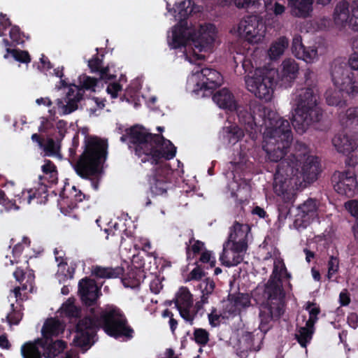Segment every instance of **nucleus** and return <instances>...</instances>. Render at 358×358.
<instances>
[{
  "instance_id": "4c0bfd02",
  "label": "nucleus",
  "mask_w": 358,
  "mask_h": 358,
  "mask_svg": "<svg viewBox=\"0 0 358 358\" xmlns=\"http://www.w3.org/2000/svg\"><path fill=\"white\" fill-rule=\"evenodd\" d=\"M243 338L247 343V345L245 348L242 350L240 348L239 351L237 352L238 356L240 358H254V352L258 351L259 348H256L252 347V345L251 344L253 338L252 334L250 332H247Z\"/></svg>"
},
{
  "instance_id": "dca6fc26",
  "label": "nucleus",
  "mask_w": 358,
  "mask_h": 358,
  "mask_svg": "<svg viewBox=\"0 0 358 358\" xmlns=\"http://www.w3.org/2000/svg\"><path fill=\"white\" fill-rule=\"evenodd\" d=\"M65 327V324L56 317L48 318L43 325L41 329L42 337L40 338L43 339L49 348L54 347L56 350L57 348L56 344L59 342H62L64 343V350L67 347L66 343L62 340L54 341L53 337H57L60 334H62L64 331Z\"/></svg>"
},
{
  "instance_id": "1a4fd4ad",
  "label": "nucleus",
  "mask_w": 358,
  "mask_h": 358,
  "mask_svg": "<svg viewBox=\"0 0 358 358\" xmlns=\"http://www.w3.org/2000/svg\"><path fill=\"white\" fill-rule=\"evenodd\" d=\"M290 278L285 264L281 261L274 262L273 270L267 283L265 285L263 296L266 300V305H273L283 308V291L281 278Z\"/></svg>"
},
{
  "instance_id": "de8ad7c7",
  "label": "nucleus",
  "mask_w": 358,
  "mask_h": 358,
  "mask_svg": "<svg viewBox=\"0 0 358 358\" xmlns=\"http://www.w3.org/2000/svg\"><path fill=\"white\" fill-rule=\"evenodd\" d=\"M306 309L309 311V319L306 322V326L313 327L314 324L317 320V315L320 313V310L318 307L315 306V304L308 302Z\"/></svg>"
},
{
  "instance_id": "c9c22d12",
  "label": "nucleus",
  "mask_w": 358,
  "mask_h": 358,
  "mask_svg": "<svg viewBox=\"0 0 358 358\" xmlns=\"http://www.w3.org/2000/svg\"><path fill=\"white\" fill-rule=\"evenodd\" d=\"M101 66L102 60L98 57L97 55H94L88 62V66L92 73H99L101 79H104L106 76H108V80L111 79L112 76L108 75V68H102Z\"/></svg>"
},
{
  "instance_id": "bb28decb",
  "label": "nucleus",
  "mask_w": 358,
  "mask_h": 358,
  "mask_svg": "<svg viewBox=\"0 0 358 358\" xmlns=\"http://www.w3.org/2000/svg\"><path fill=\"white\" fill-rule=\"evenodd\" d=\"M284 312L283 308L273 305L266 306L260 311L259 329L262 332L266 333L269 329V323L273 320L280 317Z\"/></svg>"
},
{
  "instance_id": "3c124183",
  "label": "nucleus",
  "mask_w": 358,
  "mask_h": 358,
  "mask_svg": "<svg viewBox=\"0 0 358 358\" xmlns=\"http://www.w3.org/2000/svg\"><path fill=\"white\" fill-rule=\"evenodd\" d=\"M67 130V122L63 120H59L56 123L57 134H55V138L58 143H61L65 136Z\"/></svg>"
},
{
  "instance_id": "a211bd4d",
  "label": "nucleus",
  "mask_w": 358,
  "mask_h": 358,
  "mask_svg": "<svg viewBox=\"0 0 358 358\" xmlns=\"http://www.w3.org/2000/svg\"><path fill=\"white\" fill-rule=\"evenodd\" d=\"M134 333L123 311L113 306V338H122L124 341H129L133 338Z\"/></svg>"
},
{
  "instance_id": "58836bf2",
  "label": "nucleus",
  "mask_w": 358,
  "mask_h": 358,
  "mask_svg": "<svg viewBox=\"0 0 358 358\" xmlns=\"http://www.w3.org/2000/svg\"><path fill=\"white\" fill-rule=\"evenodd\" d=\"M80 87L74 85V90H82V96H83L85 90L95 91L94 87L96 86L98 80L92 78L85 74L79 76L78 78Z\"/></svg>"
},
{
  "instance_id": "052dcab7",
  "label": "nucleus",
  "mask_w": 358,
  "mask_h": 358,
  "mask_svg": "<svg viewBox=\"0 0 358 358\" xmlns=\"http://www.w3.org/2000/svg\"><path fill=\"white\" fill-rule=\"evenodd\" d=\"M345 208L350 213L357 219L358 222V201L352 200L345 203Z\"/></svg>"
},
{
  "instance_id": "774afa93",
  "label": "nucleus",
  "mask_w": 358,
  "mask_h": 358,
  "mask_svg": "<svg viewBox=\"0 0 358 358\" xmlns=\"http://www.w3.org/2000/svg\"><path fill=\"white\" fill-rule=\"evenodd\" d=\"M348 322L349 325L355 329L358 324V316L356 313H352L348 317Z\"/></svg>"
},
{
  "instance_id": "aec40b11",
  "label": "nucleus",
  "mask_w": 358,
  "mask_h": 358,
  "mask_svg": "<svg viewBox=\"0 0 358 358\" xmlns=\"http://www.w3.org/2000/svg\"><path fill=\"white\" fill-rule=\"evenodd\" d=\"M78 292L83 303L90 307L96 303L99 288L94 280L85 278L79 282Z\"/></svg>"
},
{
  "instance_id": "f3484780",
  "label": "nucleus",
  "mask_w": 358,
  "mask_h": 358,
  "mask_svg": "<svg viewBox=\"0 0 358 358\" xmlns=\"http://www.w3.org/2000/svg\"><path fill=\"white\" fill-rule=\"evenodd\" d=\"M336 191L341 194L352 196L357 188L356 176L352 171L335 172L331 177Z\"/></svg>"
},
{
  "instance_id": "b1692460",
  "label": "nucleus",
  "mask_w": 358,
  "mask_h": 358,
  "mask_svg": "<svg viewBox=\"0 0 358 358\" xmlns=\"http://www.w3.org/2000/svg\"><path fill=\"white\" fill-rule=\"evenodd\" d=\"M256 0H220L221 3L224 5L234 3L238 8H246ZM264 7L267 13L273 14L275 16L281 15L285 13V7L277 1L272 0H264Z\"/></svg>"
},
{
  "instance_id": "6e6552de",
  "label": "nucleus",
  "mask_w": 358,
  "mask_h": 358,
  "mask_svg": "<svg viewBox=\"0 0 358 358\" xmlns=\"http://www.w3.org/2000/svg\"><path fill=\"white\" fill-rule=\"evenodd\" d=\"M278 71L275 69L259 68L245 76L246 88L265 102L271 101Z\"/></svg>"
},
{
  "instance_id": "864d4df0",
  "label": "nucleus",
  "mask_w": 358,
  "mask_h": 358,
  "mask_svg": "<svg viewBox=\"0 0 358 358\" xmlns=\"http://www.w3.org/2000/svg\"><path fill=\"white\" fill-rule=\"evenodd\" d=\"M250 300L248 294H239L234 299V306L237 309L248 307Z\"/></svg>"
},
{
  "instance_id": "20e7f679",
  "label": "nucleus",
  "mask_w": 358,
  "mask_h": 358,
  "mask_svg": "<svg viewBox=\"0 0 358 358\" xmlns=\"http://www.w3.org/2000/svg\"><path fill=\"white\" fill-rule=\"evenodd\" d=\"M315 73L309 69L304 72L305 87L292 95V125L299 134L320 122L323 111L319 106L320 92Z\"/></svg>"
},
{
  "instance_id": "a19ab883",
  "label": "nucleus",
  "mask_w": 358,
  "mask_h": 358,
  "mask_svg": "<svg viewBox=\"0 0 358 358\" xmlns=\"http://www.w3.org/2000/svg\"><path fill=\"white\" fill-rule=\"evenodd\" d=\"M6 52L10 53L13 57L17 62L28 64L31 62V57L27 50L20 49H11L6 48Z\"/></svg>"
},
{
  "instance_id": "4468645a",
  "label": "nucleus",
  "mask_w": 358,
  "mask_h": 358,
  "mask_svg": "<svg viewBox=\"0 0 358 358\" xmlns=\"http://www.w3.org/2000/svg\"><path fill=\"white\" fill-rule=\"evenodd\" d=\"M273 178V189L278 195L283 194L294 184L296 164L285 156L279 160Z\"/></svg>"
},
{
  "instance_id": "680f3d73",
  "label": "nucleus",
  "mask_w": 358,
  "mask_h": 358,
  "mask_svg": "<svg viewBox=\"0 0 358 358\" xmlns=\"http://www.w3.org/2000/svg\"><path fill=\"white\" fill-rule=\"evenodd\" d=\"M115 78V76L113 75V99H115L117 96V92L119 91H121L122 89V85L121 83L126 82V80H127L126 77L123 75H121L118 83L116 82Z\"/></svg>"
},
{
  "instance_id": "f704fd0d",
  "label": "nucleus",
  "mask_w": 358,
  "mask_h": 358,
  "mask_svg": "<svg viewBox=\"0 0 358 358\" xmlns=\"http://www.w3.org/2000/svg\"><path fill=\"white\" fill-rule=\"evenodd\" d=\"M288 43V40L285 37H280L278 41L273 43L268 50L271 59H277L282 56L287 48Z\"/></svg>"
},
{
  "instance_id": "0eeeda50",
  "label": "nucleus",
  "mask_w": 358,
  "mask_h": 358,
  "mask_svg": "<svg viewBox=\"0 0 358 358\" xmlns=\"http://www.w3.org/2000/svg\"><path fill=\"white\" fill-rule=\"evenodd\" d=\"M285 157L296 164L294 178L295 186H303V183H311L317 180L320 172V162L317 157L309 155L305 143L296 141L294 152Z\"/></svg>"
},
{
  "instance_id": "423d86ee",
  "label": "nucleus",
  "mask_w": 358,
  "mask_h": 358,
  "mask_svg": "<svg viewBox=\"0 0 358 358\" xmlns=\"http://www.w3.org/2000/svg\"><path fill=\"white\" fill-rule=\"evenodd\" d=\"M83 148V151L76 160L74 170L80 178L90 180L93 189L97 190L108 155V140L87 134Z\"/></svg>"
},
{
  "instance_id": "4be33fe9",
  "label": "nucleus",
  "mask_w": 358,
  "mask_h": 358,
  "mask_svg": "<svg viewBox=\"0 0 358 358\" xmlns=\"http://www.w3.org/2000/svg\"><path fill=\"white\" fill-rule=\"evenodd\" d=\"M299 66L294 59H287L282 62L281 69L278 72L277 83L280 85L287 88L291 86L296 78L299 73Z\"/></svg>"
},
{
  "instance_id": "a878e982",
  "label": "nucleus",
  "mask_w": 358,
  "mask_h": 358,
  "mask_svg": "<svg viewBox=\"0 0 358 358\" xmlns=\"http://www.w3.org/2000/svg\"><path fill=\"white\" fill-rule=\"evenodd\" d=\"M292 50L293 54L299 59H302L307 63H312L317 58V50L314 48L305 47L299 38L293 39Z\"/></svg>"
},
{
  "instance_id": "4d7b16f0",
  "label": "nucleus",
  "mask_w": 358,
  "mask_h": 358,
  "mask_svg": "<svg viewBox=\"0 0 358 358\" xmlns=\"http://www.w3.org/2000/svg\"><path fill=\"white\" fill-rule=\"evenodd\" d=\"M11 308H14V304H11ZM22 315L21 313H20L19 311H15L14 309H13V311L7 315L6 320L10 325H17L22 320Z\"/></svg>"
},
{
  "instance_id": "39448f33",
  "label": "nucleus",
  "mask_w": 358,
  "mask_h": 358,
  "mask_svg": "<svg viewBox=\"0 0 358 358\" xmlns=\"http://www.w3.org/2000/svg\"><path fill=\"white\" fill-rule=\"evenodd\" d=\"M127 142L129 148H133L143 163L159 164L162 159H172L176 148L162 135L152 134L143 127L135 125L131 127L127 135L120 137Z\"/></svg>"
},
{
  "instance_id": "f8f14e48",
  "label": "nucleus",
  "mask_w": 358,
  "mask_h": 358,
  "mask_svg": "<svg viewBox=\"0 0 358 358\" xmlns=\"http://www.w3.org/2000/svg\"><path fill=\"white\" fill-rule=\"evenodd\" d=\"M57 350L49 348L47 343L38 338L34 341L25 342L20 349L22 358H54L64 352V343L59 342L56 344Z\"/></svg>"
},
{
  "instance_id": "9d476101",
  "label": "nucleus",
  "mask_w": 358,
  "mask_h": 358,
  "mask_svg": "<svg viewBox=\"0 0 358 358\" xmlns=\"http://www.w3.org/2000/svg\"><path fill=\"white\" fill-rule=\"evenodd\" d=\"M330 72L334 85L340 91L352 97L358 94V84L345 62L335 59L331 65Z\"/></svg>"
},
{
  "instance_id": "ea45409f",
  "label": "nucleus",
  "mask_w": 358,
  "mask_h": 358,
  "mask_svg": "<svg viewBox=\"0 0 358 358\" xmlns=\"http://www.w3.org/2000/svg\"><path fill=\"white\" fill-rule=\"evenodd\" d=\"M150 189L156 195H162L166 192L169 184L166 180L158 178H152L150 180Z\"/></svg>"
},
{
  "instance_id": "c756f323",
  "label": "nucleus",
  "mask_w": 358,
  "mask_h": 358,
  "mask_svg": "<svg viewBox=\"0 0 358 358\" xmlns=\"http://www.w3.org/2000/svg\"><path fill=\"white\" fill-rule=\"evenodd\" d=\"M317 204L315 199H309L299 206L297 216L301 219L304 226H306L317 215Z\"/></svg>"
},
{
  "instance_id": "a18cd8bd",
  "label": "nucleus",
  "mask_w": 358,
  "mask_h": 358,
  "mask_svg": "<svg viewBox=\"0 0 358 358\" xmlns=\"http://www.w3.org/2000/svg\"><path fill=\"white\" fill-rule=\"evenodd\" d=\"M80 141H79V134L78 132L75 133L72 141L71 145L69 148V157L71 163H74V165L76 163V160H78V157L77 155V150L79 147Z\"/></svg>"
},
{
  "instance_id": "2f4dec72",
  "label": "nucleus",
  "mask_w": 358,
  "mask_h": 358,
  "mask_svg": "<svg viewBox=\"0 0 358 358\" xmlns=\"http://www.w3.org/2000/svg\"><path fill=\"white\" fill-rule=\"evenodd\" d=\"M82 90H74L69 88L66 94V104L64 106L62 100L57 99V105L59 107H63L64 113L69 114L75 111L78 108V103L83 99Z\"/></svg>"
},
{
  "instance_id": "8fccbe9b",
  "label": "nucleus",
  "mask_w": 358,
  "mask_h": 358,
  "mask_svg": "<svg viewBox=\"0 0 358 358\" xmlns=\"http://www.w3.org/2000/svg\"><path fill=\"white\" fill-rule=\"evenodd\" d=\"M171 174V169L167 164H160L155 170L152 178H158L167 181L169 175Z\"/></svg>"
},
{
  "instance_id": "bf43d9fd",
  "label": "nucleus",
  "mask_w": 358,
  "mask_h": 358,
  "mask_svg": "<svg viewBox=\"0 0 358 358\" xmlns=\"http://www.w3.org/2000/svg\"><path fill=\"white\" fill-rule=\"evenodd\" d=\"M7 201V198H6V194L4 192L0 189V203L3 204L6 206V208L8 210L14 209L18 210L19 206L16 205L15 201Z\"/></svg>"
},
{
  "instance_id": "e2e57ef3",
  "label": "nucleus",
  "mask_w": 358,
  "mask_h": 358,
  "mask_svg": "<svg viewBox=\"0 0 358 358\" xmlns=\"http://www.w3.org/2000/svg\"><path fill=\"white\" fill-rule=\"evenodd\" d=\"M72 193H74V201L76 205L78 202L83 201L84 199H89L90 196L83 193L80 190L76 189L75 186H72Z\"/></svg>"
},
{
  "instance_id": "69168bd1",
  "label": "nucleus",
  "mask_w": 358,
  "mask_h": 358,
  "mask_svg": "<svg viewBox=\"0 0 358 358\" xmlns=\"http://www.w3.org/2000/svg\"><path fill=\"white\" fill-rule=\"evenodd\" d=\"M348 64L351 69L358 70V53L355 52L349 59Z\"/></svg>"
},
{
  "instance_id": "9b49d317",
  "label": "nucleus",
  "mask_w": 358,
  "mask_h": 358,
  "mask_svg": "<svg viewBox=\"0 0 358 358\" xmlns=\"http://www.w3.org/2000/svg\"><path fill=\"white\" fill-rule=\"evenodd\" d=\"M334 21L340 29L358 31V0H353L350 5L345 1L339 2L334 9Z\"/></svg>"
},
{
  "instance_id": "338daca9",
  "label": "nucleus",
  "mask_w": 358,
  "mask_h": 358,
  "mask_svg": "<svg viewBox=\"0 0 358 358\" xmlns=\"http://www.w3.org/2000/svg\"><path fill=\"white\" fill-rule=\"evenodd\" d=\"M41 125L38 127V131L40 132H47L48 129L52 127V124L49 122L47 117H42L41 118Z\"/></svg>"
},
{
  "instance_id": "f257e3e1",
  "label": "nucleus",
  "mask_w": 358,
  "mask_h": 358,
  "mask_svg": "<svg viewBox=\"0 0 358 358\" xmlns=\"http://www.w3.org/2000/svg\"><path fill=\"white\" fill-rule=\"evenodd\" d=\"M243 118L245 129L252 138L260 131L259 127H264L263 149L271 162H277L285 156L292 141V133L289 122L281 117L276 112L262 106H255L252 114L238 113Z\"/></svg>"
},
{
  "instance_id": "2eb2a0df",
  "label": "nucleus",
  "mask_w": 358,
  "mask_h": 358,
  "mask_svg": "<svg viewBox=\"0 0 358 358\" xmlns=\"http://www.w3.org/2000/svg\"><path fill=\"white\" fill-rule=\"evenodd\" d=\"M197 65L198 66L192 71L191 79L193 81L199 80L196 86L199 89H194V92L199 94L201 90H213L222 85L223 78L218 71L210 68L200 69V64Z\"/></svg>"
},
{
  "instance_id": "09e8293b",
  "label": "nucleus",
  "mask_w": 358,
  "mask_h": 358,
  "mask_svg": "<svg viewBox=\"0 0 358 358\" xmlns=\"http://www.w3.org/2000/svg\"><path fill=\"white\" fill-rule=\"evenodd\" d=\"M92 275L99 278H112V268H103L99 266H93L92 271Z\"/></svg>"
},
{
  "instance_id": "c03bdc74",
  "label": "nucleus",
  "mask_w": 358,
  "mask_h": 358,
  "mask_svg": "<svg viewBox=\"0 0 358 358\" xmlns=\"http://www.w3.org/2000/svg\"><path fill=\"white\" fill-rule=\"evenodd\" d=\"M67 186L69 187V185H65L64 188L59 193V197L61 199L66 203V204L70 208H73L76 207V202L74 201V193H72V187L71 189L68 191Z\"/></svg>"
},
{
  "instance_id": "7ed1b4c3",
  "label": "nucleus",
  "mask_w": 358,
  "mask_h": 358,
  "mask_svg": "<svg viewBox=\"0 0 358 358\" xmlns=\"http://www.w3.org/2000/svg\"><path fill=\"white\" fill-rule=\"evenodd\" d=\"M60 310L61 315L69 320V322H77L74 326L76 336L73 343L84 352L95 343L94 338L98 329H103L112 337V308L101 310L97 313L94 308H91L90 311L92 315L80 319L81 309L75 305V299L71 297L62 304Z\"/></svg>"
},
{
  "instance_id": "ddd939ff",
  "label": "nucleus",
  "mask_w": 358,
  "mask_h": 358,
  "mask_svg": "<svg viewBox=\"0 0 358 358\" xmlns=\"http://www.w3.org/2000/svg\"><path fill=\"white\" fill-rule=\"evenodd\" d=\"M231 33H237L251 43H256L262 41L265 34V26L258 17L250 15L242 19L237 25V28L231 30Z\"/></svg>"
},
{
  "instance_id": "c85d7f7f",
  "label": "nucleus",
  "mask_w": 358,
  "mask_h": 358,
  "mask_svg": "<svg viewBox=\"0 0 358 358\" xmlns=\"http://www.w3.org/2000/svg\"><path fill=\"white\" fill-rule=\"evenodd\" d=\"M213 100L220 108L230 111L237 109L234 96L227 88L224 87L216 92L213 96Z\"/></svg>"
},
{
  "instance_id": "cd10ccee",
  "label": "nucleus",
  "mask_w": 358,
  "mask_h": 358,
  "mask_svg": "<svg viewBox=\"0 0 358 358\" xmlns=\"http://www.w3.org/2000/svg\"><path fill=\"white\" fill-rule=\"evenodd\" d=\"M41 169L45 176H39L38 180L40 184L43 186L42 191L45 192L48 185L57 183L58 179L57 171L55 164L49 159L45 160V163Z\"/></svg>"
},
{
  "instance_id": "37998d69",
  "label": "nucleus",
  "mask_w": 358,
  "mask_h": 358,
  "mask_svg": "<svg viewBox=\"0 0 358 358\" xmlns=\"http://www.w3.org/2000/svg\"><path fill=\"white\" fill-rule=\"evenodd\" d=\"M44 152H45V155L52 156L56 155L60 148V143H58L55 138H48L45 143H43V146H42Z\"/></svg>"
},
{
  "instance_id": "6ab92c4d",
  "label": "nucleus",
  "mask_w": 358,
  "mask_h": 358,
  "mask_svg": "<svg viewBox=\"0 0 358 358\" xmlns=\"http://www.w3.org/2000/svg\"><path fill=\"white\" fill-rule=\"evenodd\" d=\"M174 303L177 307L180 316L191 324L194 320V315H192L189 309L193 304L192 295L187 287H181L176 294Z\"/></svg>"
},
{
  "instance_id": "79ce46f5",
  "label": "nucleus",
  "mask_w": 358,
  "mask_h": 358,
  "mask_svg": "<svg viewBox=\"0 0 358 358\" xmlns=\"http://www.w3.org/2000/svg\"><path fill=\"white\" fill-rule=\"evenodd\" d=\"M313 327H301L298 334H296V339L301 346L306 347V343L311 339Z\"/></svg>"
},
{
  "instance_id": "412c9836",
  "label": "nucleus",
  "mask_w": 358,
  "mask_h": 358,
  "mask_svg": "<svg viewBox=\"0 0 358 358\" xmlns=\"http://www.w3.org/2000/svg\"><path fill=\"white\" fill-rule=\"evenodd\" d=\"M250 227L246 224H241L235 221L230 229V233L227 243L238 246L241 250L248 249V236L250 232Z\"/></svg>"
},
{
  "instance_id": "72a5a7b5",
  "label": "nucleus",
  "mask_w": 358,
  "mask_h": 358,
  "mask_svg": "<svg viewBox=\"0 0 358 358\" xmlns=\"http://www.w3.org/2000/svg\"><path fill=\"white\" fill-rule=\"evenodd\" d=\"M292 15L305 17L308 15L312 5V0H289Z\"/></svg>"
},
{
  "instance_id": "e433bc0d",
  "label": "nucleus",
  "mask_w": 358,
  "mask_h": 358,
  "mask_svg": "<svg viewBox=\"0 0 358 358\" xmlns=\"http://www.w3.org/2000/svg\"><path fill=\"white\" fill-rule=\"evenodd\" d=\"M25 275L26 273L20 267H17L13 273L14 278L17 282H19L22 285V289L24 290L27 289L28 285L31 287V288H32V284L34 283L35 278L34 271L31 270L27 275L26 283H23V280L25 278Z\"/></svg>"
},
{
  "instance_id": "f03ea898",
  "label": "nucleus",
  "mask_w": 358,
  "mask_h": 358,
  "mask_svg": "<svg viewBox=\"0 0 358 358\" xmlns=\"http://www.w3.org/2000/svg\"><path fill=\"white\" fill-rule=\"evenodd\" d=\"M190 1H188V5ZM189 6H186V2L182 1L176 4V9L173 8V15L176 20L179 21V24L175 26L172 30L171 40L169 43L172 48H178L182 46L189 47V52L185 50V58L190 63L194 62L204 58V55H199V52H206L212 48L216 36L215 25L212 24H206L201 25L197 31H192L187 27V22L185 21L188 15L192 12L188 10ZM169 13L172 10L167 7Z\"/></svg>"
},
{
  "instance_id": "13d9d810",
  "label": "nucleus",
  "mask_w": 358,
  "mask_h": 358,
  "mask_svg": "<svg viewBox=\"0 0 358 358\" xmlns=\"http://www.w3.org/2000/svg\"><path fill=\"white\" fill-rule=\"evenodd\" d=\"M338 269V259L336 257L331 256L328 262V274L327 277L329 279L331 278V275L334 274Z\"/></svg>"
},
{
  "instance_id": "49530a36",
  "label": "nucleus",
  "mask_w": 358,
  "mask_h": 358,
  "mask_svg": "<svg viewBox=\"0 0 358 358\" xmlns=\"http://www.w3.org/2000/svg\"><path fill=\"white\" fill-rule=\"evenodd\" d=\"M195 342L201 345H205L209 341V334L203 329H195L194 331Z\"/></svg>"
},
{
  "instance_id": "0e129e2a",
  "label": "nucleus",
  "mask_w": 358,
  "mask_h": 358,
  "mask_svg": "<svg viewBox=\"0 0 358 358\" xmlns=\"http://www.w3.org/2000/svg\"><path fill=\"white\" fill-rule=\"evenodd\" d=\"M204 275V273L202 269L196 266L194 268L189 274L188 279L189 280H200Z\"/></svg>"
},
{
  "instance_id": "5701e85b",
  "label": "nucleus",
  "mask_w": 358,
  "mask_h": 358,
  "mask_svg": "<svg viewBox=\"0 0 358 358\" xmlns=\"http://www.w3.org/2000/svg\"><path fill=\"white\" fill-rule=\"evenodd\" d=\"M227 243L223 244V251L220 257L222 264L227 267L234 266L243 262L247 250Z\"/></svg>"
},
{
  "instance_id": "6e6d98bb",
  "label": "nucleus",
  "mask_w": 358,
  "mask_h": 358,
  "mask_svg": "<svg viewBox=\"0 0 358 358\" xmlns=\"http://www.w3.org/2000/svg\"><path fill=\"white\" fill-rule=\"evenodd\" d=\"M200 288L201 289L203 293V297H204L205 295L208 296L213 292L215 288V282L213 280L206 278L200 284Z\"/></svg>"
},
{
  "instance_id": "7c9ffc66",
  "label": "nucleus",
  "mask_w": 358,
  "mask_h": 358,
  "mask_svg": "<svg viewBox=\"0 0 358 358\" xmlns=\"http://www.w3.org/2000/svg\"><path fill=\"white\" fill-rule=\"evenodd\" d=\"M124 269L122 267H116L113 268V278L115 279V284L116 285H122L124 287L135 288L140 284V281L136 277L134 271L129 272L127 276L123 274Z\"/></svg>"
},
{
  "instance_id": "603ef678",
  "label": "nucleus",
  "mask_w": 358,
  "mask_h": 358,
  "mask_svg": "<svg viewBox=\"0 0 358 358\" xmlns=\"http://www.w3.org/2000/svg\"><path fill=\"white\" fill-rule=\"evenodd\" d=\"M22 35L23 34L20 31V29L18 26L13 25L11 27V29L9 31V36L10 40L15 43V45L24 43V41L22 38Z\"/></svg>"
},
{
  "instance_id": "393cba45",
  "label": "nucleus",
  "mask_w": 358,
  "mask_h": 358,
  "mask_svg": "<svg viewBox=\"0 0 358 358\" xmlns=\"http://www.w3.org/2000/svg\"><path fill=\"white\" fill-rule=\"evenodd\" d=\"M332 143L338 152L345 155L354 152L358 147L357 139L344 131L335 135Z\"/></svg>"
},
{
  "instance_id": "473e14b6",
  "label": "nucleus",
  "mask_w": 358,
  "mask_h": 358,
  "mask_svg": "<svg viewBox=\"0 0 358 358\" xmlns=\"http://www.w3.org/2000/svg\"><path fill=\"white\" fill-rule=\"evenodd\" d=\"M243 136V130L236 124L224 126L220 132V138L227 143L235 144Z\"/></svg>"
},
{
  "instance_id": "5fc2aeb1",
  "label": "nucleus",
  "mask_w": 358,
  "mask_h": 358,
  "mask_svg": "<svg viewBox=\"0 0 358 358\" xmlns=\"http://www.w3.org/2000/svg\"><path fill=\"white\" fill-rule=\"evenodd\" d=\"M346 124H355L358 125V107L350 108L346 110Z\"/></svg>"
}]
</instances>
